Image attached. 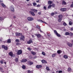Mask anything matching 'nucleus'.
<instances>
[{
	"label": "nucleus",
	"instance_id": "f257e3e1",
	"mask_svg": "<svg viewBox=\"0 0 73 73\" xmlns=\"http://www.w3.org/2000/svg\"><path fill=\"white\" fill-rule=\"evenodd\" d=\"M54 32L55 34V35H56L58 37H61V35H60V34H58L56 30H54Z\"/></svg>",
	"mask_w": 73,
	"mask_h": 73
},
{
	"label": "nucleus",
	"instance_id": "f03ea898",
	"mask_svg": "<svg viewBox=\"0 0 73 73\" xmlns=\"http://www.w3.org/2000/svg\"><path fill=\"white\" fill-rule=\"evenodd\" d=\"M27 19L29 21H32V20H34L33 18L31 17H28L27 18Z\"/></svg>",
	"mask_w": 73,
	"mask_h": 73
},
{
	"label": "nucleus",
	"instance_id": "7ed1b4c3",
	"mask_svg": "<svg viewBox=\"0 0 73 73\" xmlns=\"http://www.w3.org/2000/svg\"><path fill=\"white\" fill-rule=\"evenodd\" d=\"M24 39H25V37L23 35H22L20 37V40L21 41H24Z\"/></svg>",
	"mask_w": 73,
	"mask_h": 73
},
{
	"label": "nucleus",
	"instance_id": "20e7f679",
	"mask_svg": "<svg viewBox=\"0 0 73 73\" xmlns=\"http://www.w3.org/2000/svg\"><path fill=\"white\" fill-rule=\"evenodd\" d=\"M10 8L12 12H14L15 11L14 7L13 5L11 6L10 7Z\"/></svg>",
	"mask_w": 73,
	"mask_h": 73
},
{
	"label": "nucleus",
	"instance_id": "39448f33",
	"mask_svg": "<svg viewBox=\"0 0 73 73\" xmlns=\"http://www.w3.org/2000/svg\"><path fill=\"white\" fill-rule=\"evenodd\" d=\"M22 50H20L18 51L17 52V54L18 55H20L22 54Z\"/></svg>",
	"mask_w": 73,
	"mask_h": 73
},
{
	"label": "nucleus",
	"instance_id": "423d86ee",
	"mask_svg": "<svg viewBox=\"0 0 73 73\" xmlns=\"http://www.w3.org/2000/svg\"><path fill=\"white\" fill-rule=\"evenodd\" d=\"M2 48L5 49V50H8V47L7 46H6L4 45H3L2 46Z\"/></svg>",
	"mask_w": 73,
	"mask_h": 73
},
{
	"label": "nucleus",
	"instance_id": "0eeeda50",
	"mask_svg": "<svg viewBox=\"0 0 73 73\" xmlns=\"http://www.w3.org/2000/svg\"><path fill=\"white\" fill-rule=\"evenodd\" d=\"M66 8H61L60 9V11H62V12H65V11H66Z\"/></svg>",
	"mask_w": 73,
	"mask_h": 73
},
{
	"label": "nucleus",
	"instance_id": "6e6552de",
	"mask_svg": "<svg viewBox=\"0 0 73 73\" xmlns=\"http://www.w3.org/2000/svg\"><path fill=\"white\" fill-rule=\"evenodd\" d=\"M31 11L32 12H34L35 13H37V10L34 9H31Z\"/></svg>",
	"mask_w": 73,
	"mask_h": 73
},
{
	"label": "nucleus",
	"instance_id": "1a4fd4ad",
	"mask_svg": "<svg viewBox=\"0 0 73 73\" xmlns=\"http://www.w3.org/2000/svg\"><path fill=\"white\" fill-rule=\"evenodd\" d=\"M28 64L29 65H33V62L31 61H29L28 62Z\"/></svg>",
	"mask_w": 73,
	"mask_h": 73
},
{
	"label": "nucleus",
	"instance_id": "9d476101",
	"mask_svg": "<svg viewBox=\"0 0 73 73\" xmlns=\"http://www.w3.org/2000/svg\"><path fill=\"white\" fill-rule=\"evenodd\" d=\"M16 36H21V35H22V33H16Z\"/></svg>",
	"mask_w": 73,
	"mask_h": 73
},
{
	"label": "nucleus",
	"instance_id": "9b49d317",
	"mask_svg": "<svg viewBox=\"0 0 73 73\" xmlns=\"http://www.w3.org/2000/svg\"><path fill=\"white\" fill-rule=\"evenodd\" d=\"M27 61V59H23L21 60V62H25Z\"/></svg>",
	"mask_w": 73,
	"mask_h": 73
},
{
	"label": "nucleus",
	"instance_id": "f8f14e48",
	"mask_svg": "<svg viewBox=\"0 0 73 73\" xmlns=\"http://www.w3.org/2000/svg\"><path fill=\"white\" fill-rule=\"evenodd\" d=\"M33 42L32 40L30 39L27 42V44H31V43H32Z\"/></svg>",
	"mask_w": 73,
	"mask_h": 73
},
{
	"label": "nucleus",
	"instance_id": "ddd939ff",
	"mask_svg": "<svg viewBox=\"0 0 73 73\" xmlns=\"http://www.w3.org/2000/svg\"><path fill=\"white\" fill-rule=\"evenodd\" d=\"M36 68L37 69H39L42 67V65H37L36 66Z\"/></svg>",
	"mask_w": 73,
	"mask_h": 73
},
{
	"label": "nucleus",
	"instance_id": "4468645a",
	"mask_svg": "<svg viewBox=\"0 0 73 73\" xmlns=\"http://www.w3.org/2000/svg\"><path fill=\"white\" fill-rule=\"evenodd\" d=\"M29 13L31 14V15H32V16H35V13L32 12V11H30Z\"/></svg>",
	"mask_w": 73,
	"mask_h": 73
},
{
	"label": "nucleus",
	"instance_id": "2eb2a0df",
	"mask_svg": "<svg viewBox=\"0 0 73 73\" xmlns=\"http://www.w3.org/2000/svg\"><path fill=\"white\" fill-rule=\"evenodd\" d=\"M67 44L70 47H72V46H73V44H72V43H71L69 42H68Z\"/></svg>",
	"mask_w": 73,
	"mask_h": 73
},
{
	"label": "nucleus",
	"instance_id": "dca6fc26",
	"mask_svg": "<svg viewBox=\"0 0 73 73\" xmlns=\"http://www.w3.org/2000/svg\"><path fill=\"white\" fill-rule=\"evenodd\" d=\"M9 54L10 56H11V57H12V56H13V52H10L9 53Z\"/></svg>",
	"mask_w": 73,
	"mask_h": 73
},
{
	"label": "nucleus",
	"instance_id": "f3484780",
	"mask_svg": "<svg viewBox=\"0 0 73 73\" xmlns=\"http://www.w3.org/2000/svg\"><path fill=\"white\" fill-rule=\"evenodd\" d=\"M57 53L58 54H60L62 53V51L61 50H58L57 51Z\"/></svg>",
	"mask_w": 73,
	"mask_h": 73
},
{
	"label": "nucleus",
	"instance_id": "a211bd4d",
	"mask_svg": "<svg viewBox=\"0 0 73 73\" xmlns=\"http://www.w3.org/2000/svg\"><path fill=\"white\" fill-rule=\"evenodd\" d=\"M66 3L64 1H63L62 2V5H66Z\"/></svg>",
	"mask_w": 73,
	"mask_h": 73
},
{
	"label": "nucleus",
	"instance_id": "6ab92c4d",
	"mask_svg": "<svg viewBox=\"0 0 73 73\" xmlns=\"http://www.w3.org/2000/svg\"><path fill=\"white\" fill-rule=\"evenodd\" d=\"M35 35L36 36L38 37V38H40V37H41V35H40V34H35Z\"/></svg>",
	"mask_w": 73,
	"mask_h": 73
},
{
	"label": "nucleus",
	"instance_id": "aec40b11",
	"mask_svg": "<svg viewBox=\"0 0 73 73\" xmlns=\"http://www.w3.org/2000/svg\"><path fill=\"white\" fill-rule=\"evenodd\" d=\"M41 62L42 63H47V62H46V61L44 60H42L41 61Z\"/></svg>",
	"mask_w": 73,
	"mask_h": 73
},
{
	"label": "nucleus",
	"instance_id": "412c9836",
	"mask_svg": "<svg viewBox=\"0 0 73 73\" xmlns=\"http://www.w3.org/2000/svg\"><path fill=\"white\" fill-rule=\"evenodd\" d=\"M68 72H70L72 71V69L70 68H69L68 69Z\"/></svg>",
	"mask_w": 73,
	"mask_h": 73
},
{
	"label": "nucleus",
	"instance_id": "4be33fe9",
	"mask_svg": "<svg viewBox=\"0 0 73 73\" xmlns=\"http://www.w3.org/2000/svg\"><path fill=\"white\" fill-rule=\"evenodd\" d=\"M52 1H49L48 2V4H49V5L52 4Z\"/></svg>",
	"mask_w": 73,
	"mask_h": 73
},
{
	"label": "nucleus",
	"instance_id": "5701e85b",
	"mask_svg": "<svg viewBox=\"0 0 73 73\" xmlns=\"http://www.w3.org/2000/svg\"><path fill=\"white\" fill-rule=\"evenodd\" d=\"M1 5L3 7H4V8H5V7H6V5H4V3H1Z\"/></svg>",
	"mask_w": 73,
	"mask_h": 73
},
{
	"label": "nucleus",
	"instance_id": "b1692460",
	"mask_svg": "<svg viewBox=\"0 0 73 73\" xmlns=\"http://www.w3.org/2000/svg\"><path fill=\"white\" fill-rule=\"evenodd\" d=\"M36 27L37 28V29H38L39 30H40V29H40V26H38V25H37L36 26Z\"/></svg>",
	"mask_w": 73,
	"mask_h": 73
},
{
	"label": "nucleus",
	"instance_id": "393cba45",
	"mask_svg": "<svg viewBox=\"0 0 73 73\" xmlns=\"http://www.w3.org/2000/svg\"><path fill=\"white\" fill-rule=\"evenodd\" d=\"M59 19H62V15H59L58 16Z\"/></svg>",
	"mask_w": 73,
	"mask_h": 73
},
{
	"label": "nucleus",
	"instance_id": "a878e982",
	"mask_svg": "<svg viewBox=\"0 0 73 73\" xmlns=\"http://www.w3.org/2000/svg\"><path fill=\"white\" fill-rule=\"evenodd\" d=\"M63 57H64V58H66V59L67 58H68V56L66 55H65Z\"/></svg>",
	"mask_w": 73,
	"mask_h": 73
},
{
	"label": "nucleus",
	"instance_id": "bb28decb",
	"mask_svg": "<svg viewBox=\"0 0 73 73\" xmlns=\"http://www.w3.org/2000/svg\"><path fill=\"white\" fill-rule=\"evenodd\" d=\"M31 53H32V54H33V55H35V54H36V53H35L34 52H33V51H31Z\"/></svg>",
	"mask_w": 73,
	"mask_h": 73
},
{
	"label": "nucleus",
	"instance_id": "cd10ccee",
	"mask_svg": "<svg viewBox=\"0 0 73 73\" xmlns=\"http://www.w3.org/2000/svg\"><path fill=\"white\" fill-rule=\"evenodd\" d=\"M11 39H8L7 40V43H10V42H11Z\"/></svg>",
	"mask_w": 73,
	"mask_h": 73
},
{
	"label": "nucleus",
	"instance_id": "c85d7f7f",
	"mask_svg": "<svg viewBox=\"0 0 73 73\" xmlns=\"http://www.w3.org/2000/svg\"><path fill=\"white\" fill-rule=\"evenodd\" d=\"M69 34H70V33H69L68 32H66V33H65V35H69Z\"/></svg>",
	"mask_w": 73,
	"mask_h": 73
},
{
	"label": "nucleus",
	"instance_id": "c756f323",
	"mask_svg": "<svg viewBox=\"0 0 73 73\" xmlns=\"http://www.w3.org/2000/svg\"><path fill=\"white\" fill-rule=\"evenodd\" d=\"M56 54V53L53 54L52 55V57H54L55 56Z\"/></svg>",
	"mask_w": 73,
	"mask_h": 73
},
{
	"label": "nucleus",
	"instance_id": "7c9ffc66",
	"mask_svg": "<svg viewBox=\"0 0 73 73\" xmlns=\"http://www.w3.org/2000/svg\"><path fill=\"white\" fill-rule=\"evenodd\" d=\"M22 68L23 69H25L26 68L25 66L24 65H23L22 66Z\"/></svg>",
	"mask_w": 73,
	"mask_h": 73
},
{
	"label": "nucleus",
	"instance_id": "2f4dec72",
	"mask_svg": "<svg viewBox=\"0 0 73 73\" xmlns=\"http://www.w3.org/2000/svg\"><path fill=\"white\" fill-rule=\"evenodd\" d=\"M15 41L17 42H20V40H19V39H16L15 40Z\"/></svg>",
	"mask_w": 73,
	"mask_h": 73
},
{
	"label": "nucleus",
	"instance_id": "473e14b6",
	"mask_svg": "<svg viewBox=\"0 0 73 73\" xmlns=\"http://www.w3.org/2000/svg\"><path fill=\"white\" fill-rule=\"evenodd\" d=\"M4 17H0V20H4Z\"/></svg>",
	"mask_w": 73,
	"mask_h": 73
},
{
	"label": "nucleus",
	"instance_id": "72a5a7b5",
	"mask_svg": "<svg viewBox=\"0 0 73 73\" xmlns=\"http://www.w3.org/2000/svg\"><path fill=\"white\" fill-rule=\"evenodd\" d=\"M37 21H38V22H40V23H42L43 21L42 20H38Z\"/></svg>",
	"mask_w": 73,
	"mask_h": 73
},
{
	"label": "nucleus",
	"instance_id": "f704fd0d",
	"mask_svg": "<svg viewBox=\"0 0 73 73\" xmlns=\"http://www.w3.org/2000/svg\"><path fill=\"white\" fill-rule=\"evenodd\" d=\"M46 70H48V71L50 70V69L49 68V67H48V66L46 67Z\"/></svg>",
	"mask_w": 73,
	"mask_h": 73
},
{
	"label": "nucleus",
	"instance_id": "c9c22d12",
	"mask_svg": "<svg viewBox=\"0 0 73 73\" xmlns=\"http://www.w3.org/2000/svg\"><path fill=\"white\" fill-rule=\"evenodd\" d=\"M15 61L16 62H18L19 61V59L17 58H16L15 59Z\"/></svg>",
	"mask_w": 73,
	"mask_h": 73
},
{
	"label": "nucleus",
	"instance_id": "e433bc0d",
	"mask_svg": "<svg viewBox=\"0 0 73 73\" xmlns=\"http://www.w3.org/2000/svg\"><path fill=\"white\" fill-rule=\"evenodd\" d=\"M33 4L34 6H36V5H37V3H33Z\"/></svg>",
	"mask_w": 73,
	"mask_h": 73
},
{
	"label": "nucleus",
	"instance_id": "4c0bfd02",
	"mask_svg": "<svg viewBox=\"0 0 73 73\" xmlns=\"http://www.w3.org/2000/svg\"><path fill=\"white\" fill-rule=\"evenodd\" d=\"M52 7V5H50L48 6V9Z\"/></svg>",
	"mask_w": 73,
	"mask_h": 73
},
{
	"label": "nucleus",
	"instance_id": "58836bf2",
	"mask_svg": "<svg viewBox=\"0 0 73 73\" xmlns=\"http://www.w3.org/2000/svg\"><path fill=\"white\" fill-rule=\"evenodd\" d=\"M42 54L43 55V56H45V52H42Z\"/></svg>",
	"mask_w": 73,
	"mask_h": 73
},
{
	"label": "nucleus",
	"instance_id": "ea45409f",
	"mask_svg": "<svg viewBox=\"0 0 73 73\" xmlns=\"http://www.w3.org/2000/svg\"><path fill=\"white\" fill-rule=\"evenodd\" d=\"M61 20H62V19L59 18L58 19V21L59 22H61Z\"/></svg>",
	"mask_w": 73,
	"mask_h": 73
},
{
	"label": "nucleus",
	"instance_id": "a19ab883",
	"mask_svg": "<svg viewBox=\"0 0 73 73\" xmlns=\"http://www.w3.org/2000/svg\"><path fill=\"white\" fill-rule=\"evenodd\" d=\"M44 9V10H46L47 9V8H46V7L44 6L43 7Z\"/></svg>",
	"mask_w": 73,
	"mask_h": 73
},
{
	"label": "nucleus",
	"instance_id": "79ce46f5",
	"mask_svg": "<svg viewBox=\"0 0 73 73\" xmlns=\"http://www.w3.org/2000/svg\"><path fill=\"white\" fill-rule=\"evenodd\" d=\"M3 69V68L0 67V70H1V72H4V71H2Z\"/></svg>",
	"mask_w": 73,
	"mask_h": 73
},
{
	"label": "nucleus",
	"instance_id": "37998d69",
	"mask_svg": "<svg viewBox=\"0 0 73 73\" xmlns=\"http://www.w3.org/2000/svg\"><path fill=\"white\" fill-rule=\"evenodd\" d=\"M70 7H72L73 8V2H72V4L70 5Z\"/></svg>",
	"mask_w": 73,
	"mask_h": 73
},
{
	"label": "nucleus",
	"instance_id": "c03bdc74",
	"mask_svg": "<svg viewBox=\"0 0 73 73\" xmlns=\"http://www.w3.org/2000/svg\"><path fill=\"white\" fill-rule=\"evenodd\" d=\"M69 24L70 25H72V22H71V21L69 22Z\"/></svg>",
	"mask_w": 73,
	"mask_h": 73
},
{
	"label": "nucleus",
	"instance_id": "a18cd8bd",
	"mask_svg": "<svg viewBox=\"0 0 73 73\" xmlns=\"http://www.w3.org/2000/svg\"><path fill=\"white\" fill-rule=\"evenodd\" d=\"M27 49L29 50V51H31V48H30L29 47L27 48Z\"/></svg>",
	"mask_w": 73,
	"mask_h": 73
},
{
	"label": "nucleus",
	"instance_id": "49530a36",
	"mask_svg": "<svg viewBox=\"0 0 73 73\" xmlns=\"http://www.w3.org/2000/svg\"><path fill=\"white\" fill-rule=\"evenodd\" d=\"M0 63L1 64H4V62L3 60H1L0 61Z\"/></svg>",
	"mask_w": 73,
	"mask_h": 73
},
{
	"label": "nucleus",
	"instance_id": "de8ad7c7",
	"mask_svg": "<svg viewBox=\"0 0 73 73\" xmlns=\"http://www.w3.org/2000/svg\"><path fill=\"white\" fill-rule=\"evenodd\" d=\"M63 25H64V26H66V23L64 22L63 23Z\"/></svg>",
	"mask_w": 73,
	"mask_h": 73
},
{
	"label": "nucleus",
	"instance_id": "09e8293b",
	"mask_svg": "<svg viewBox=\"0 0 73 73\" xmlns=\"http://www.w3.org/2000/svg\"><path fill=\"white\" fill-rule=\"evenodd\" d=\"M41 6V5H37L36 7L38 8V7H40Z\"/></svg>",
	"mask_w": 73,
	"mask_h": 73
},
{
	"label": "nucleus",
	"instance_id": "8fccbe9b",
	"mask_svg": "<svg viewBox=\"0 0 73 73\" xmlns=\"http://www.w3.org/2000/svg\"><path fill=\"white\" fill-rule=\"evenodd\" d=\"M51 5L53 7H55V5L54 4H52Z\"/></svg>",
	"mask_w": 73,
	"mask_h": 73
},
{
	"label": "nucleus",
	"instance_id": "3c124183",
	"mask_svg": "<svg viewBox=\"0 0 73 73\" xmlns=\"http://www.w3.org/2000/svg\"><path fill=\"white\" fill-rule=\"evenodd\" d=\"M27 72L28 73H32V71H31L29 70H28Z\"/></svg>",
	"mask_w": 73,
	"mask_h": 73
},
{
	"label": "nucleus",
	"instance_id": "603ef678",
	"mask_svg": "<svg viewBox=\"0 0 73 73\" xmlns=\"http://www.w3.org/2000/svg\"><path fill=\"white\" fill-rule=\"evenodd\" d=\"M69 35L71 36H73V33H70Z\"/></svg>",
	"mask_w": 73,
	"mask_h": 73
},
{
	"label": "nucleus",
	"instance_id": "864d4df0",
	"mask_svg": "<svg viewBox=\"0 0 73 73\" xmlns=\"http://www.w3.org/2000/svg\"><path fill=\"white\" fill-rule=\"evenodd\" d=\"M51 16H53L54 15V13H51Z\"/></svg>",
	"mask_w": 73,
	"mask_h": 73
},
{
	"label": "nucleus",
	"instance_id": "5fc2aeb1",
	"mask_svg": "<svg viewBox=\"0 0 73 73\" xmlns=\"http://www.w3.org/2000/svg\"><path fill=\"white\" fill-rule=\"evenodd\" d=\"M42 23H44V24H47V23H46V22L44 21H42Z\"/></svg>",
	"mask_w": 73,
	"mask_h": 73
},
{
	"label": "nucleus",
	"instance_id": "6e6d98bb",
	"mask_svg": "<svg viewBox=\"0 0 73 73\" xmlns=\"http://www.w3.org/2000/svg\"><path fill=\"white\" fill-rule=\"evenodd\" d=\"M62 71H58V73H62Z\"/></svg>",
	"mask_w": 73,
	"mask_h": 73
},
{
	"label": "nucleus",
	"instance_id": "4d7b16f0",
	"mask_svg": "<svg viewBox=\"0 0 73 73\" xmlns=\"http://www.w3.org/2000/svg\"><path fill=\"white\" fill-rule=\"evenodd\" d=\"M3 0H0V3H2L3 2Z\"/></svg>",
	"mask_w": 73,
	"mask_h": 73
},
{
	"label": "nucleus",
	"instance_id": "13d9d810",
	"mask_svg": "<svg viewBox=\"0 0 73 73\" xmlns=\"http://www.w3.org/2000/svg\"><path fill=\"white\" fill-rule=\"evenodd\" d=\"M36 3H39V0L36 1Z\"/></svg>",
	"mask_w": 73,
	"mask_h": 73
},
{
	"label": "nucleus",
	"instance_id": "bf43d9fd",
	"mask_svg": "<svg viewBox=\"0 0 73 73\" xmlns=\"http://www.w3.org/2000/svg\"><path fill=\"white\" fill-rule=\"evenodd\" d=\"M40 31V32H41L42 33V32H42V31H41V29L39 30Z\"/></svg>",
	"mask_w": 73,
	"mask_h": 73
},
{
	"label": "nucleus",
	"instance_id": "052dcab7",
	"mask_svg": "<svg viewBox=\"0 0 73 73\" xmlns=\"http://www.w3.org/2000/svg\"><path fill=\"white\" fill-rule=\"evenodd\" d=\"M57 13L56 12H55L54 13V14H57Z\"/></svg>",
	"mask_w": 73,
	"mask_h": 73
},
{
	"label": "nucleus",
	"instance_id": "680f3d73",
	"mask_svg": "<svg viewBox=\"0 0 73 73\" xmlns=\"http://www.w3.org/2000/svg\"><path fill=\"white\" fill-rule=\"evenodd\" d=\"M19 43H17L16 44V45H19Z\"/></svg>",
	"mask_w": 73,
	"mask_h": 73
},
{
	"label": "nucleus",
	"instance_id": "e2e57ef3",
	"mask_svg": "<svg viewBox=\"0 0 73 73\" xmlns=\"http://www.w3.org/2000/svg\"><path fill=\"white\" fill-rule=\"evenodd\" d=\"M38 13L39 15H40L41 14V13H40V12H38Z\"/></svg>",
	"mask_w": 73,
	"mask_h": 73
},
{
	"label": "nucleus",
	"instance_id": "0e129e2a",
	"mask_svg": "<svg viewBox=\"0 0 73 73\" xmlns=\"http://www.w3.org/2000/svg\"><path fill=\"white\" fill-rule=\"evenodd\" d=\"M71 31H73V28H71Z\"/></svg>",
	"mask_w": 73,
	"mask_h": 73
},
{
	"label": "nucleus",
	"instance_id": "69168bd1",
	"mask_svg": "<svg viewBox=\"0 0 73 73\" xmlns=\"http://www.w3.org/2000/svg\"><path fill=\"white\" fill-rule=\"evenodd\" d=\"M25 30H28V29H26V27H25Z\"/></svg>",
	"mask_w": 73,
	"mask_h": 73
},
{
	"label": "nucleus",
	"instance_id": "338daca9",
	"mask_svg": "<svg viewBox=\"0 0 73 73\" xmlns=\"http://www.w3.org/2000/svg\"><path fill=\"white\" fill-rule=\"evenodd\" d=\"M4 63L5 64H7V62H4Z\"/></svg>",
	"mask_w": 73,
	"mask_h": 73
},
{
	"label": "nucleus",
	"instance_id": "774afa93",
	"mask_svg": "<svg viewBox=\"0 0 73 73\" xmlns=\"http://www.w3.org/2000/svg\"><path fill=\"white\" fill-rule=\"evenodd\" d=\"M47 35H48V36H50V35H49L48 34H47Z\"/></svg>",
	"mask_w": 73,
	"mask_h": 73
}]
</instances>
